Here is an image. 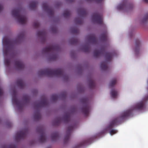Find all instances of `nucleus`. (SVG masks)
Segmentation results:
<instances>
[{"label":"nucleus","mask_w":148,"mask_h":148,"mask_svg":"<svg viewBox=\"0 0 148 148\" xmlns=\"http://www.w3.org/2000/svg\"><path fill=\"white\" fill-rule=\"evenodd\" d=\"M144 103L142 101L138 103L130 109L124 111L121 114L120 116L114 118L111 122L107 128V130H110L109 132L111 135L116 133L117 132V130L112 129L114 126L121 123L124 120L132 115L133 110H143L144 109Z\"/></svg>","instance_id":"obj_1"},{"label":"nucleus","mask_w":148,"mask_h":148,"mask_svg":"<svg viewBox=\"0 0 148 148\" xmlns=\"http://www.w3.org/2000/svg\"><path fill=\"white\" fill-rule=\"evenodd\" d=\"M64 74L63 70L62 69H58L55 70L47 69L39 70L38 74L39 75H46L49 77H52L53 76H63Z\"/></svg>","instance_id":"obj_2"},{"label":"nucleus","mask_w":148,"mask_h":148,"mask_svg":"<svg viewBox=\"0 0 148 148\" xmlns=\"http://www.w3.org/2000/svg\"><path fill=\"white\" fill-rule=\"evenodd\" d=\"M3 42L4 45V49L3 51V54L4 56L8 55L9 52L12 50V47L16 43V40L12 41L11 39L7 38H4L3 40Z\"/></svg>","instance_id":"obj_3"},{"label":"nucleus","mask_w":148,"mask_h":148,"mask_svg":"<svg viewBox=\"0 0 148 148\" xmlns=\"http://www.w3.org/2000/svg\"><path fill=\"white\" fill-rule=\"evenodd\" d=\"M20 9L15 8L13 10L12 13L14 17L18 19V21L20 23L23 24L26 22L27 18L25 16L20 14Z\"/></svg>","instance_id":"obj_4"},{"label":"nucleus","mask_w":148,"mask_h":148,"mask_svg":"<svg viewBox=\"0 0 148 148\" xmlns=\"http://www.w3.org/2000/svg\"><path fill=\"white\" fill-rule=\"evenodd\" d=\"M81 101L84 104L81 109L82 112L85 116H87L88 115L90 109V107L88 104V99L86 98H84L81 99Z\"/></svg>","instance_id":"obj_5"},{"label":"nucleus","mask_w":148,"mask_h":148,"mask_svg":"<svg viewBox=\"0 0 148 148\" xmlns=\"http://www.w3.org/2000/svg\"><path fill=\"white\" fill-rule=\"evenodd\" d=\"M16 92L14 90L12 93V101L13 104H16L18 109L22 110L24 104L22 102L18 100L16 98Z\"/></svg>","instance_id":"obj_6"},{"label":"nucleus","mask_w":148,"mask_h":148,"mask_svg":"<svg viewBox=\"0 0 148 148\" xmlns=\"http://www.w3.org/2000/svg\"><path fill=\"white\" fill-rule=\"evenodd\" d=\"M92 18L93 22L100 25L103 24L102 16L99 13H94L92 15Z\"/></svg>","instance_id":"obj_7"},{"label":"nucleus","mask_w":148,"mask_h":148,"mask_svg":"<svg viewBox=\"0 0 148 148\" xmlns=\"http://www.w3.org/2000/svg\"><path fill=\"white\" fill-rule=\"evenodd\" d=\"M134 6L132 4L128 3L126 0H124L123 3L117 6V9L119 10H130L133 8Z\"/></svg>","instance_id":"obj_8"},{"label":"nucleus","mask_w":148,"mask_h":148,"mask_svg":"<svg viewBox=\"0 0 148 148\" xmlns=\"http://www.w3.org/2000/svg\"><path fill=\"white\" fill-rule=\"evenodd\" d=\"M75 126V125H71L67 127L66 134L64 138V143H67L69 141L71 133L74 128Z\"/></svg>","instance_id":"obj_9"},{"label":"nucleus","mask_w":148,"mask_h":148,"mask_svg":"<svg viewBox=\"0 0 148 148\" xmlns=\"http://www.w3.org/2000/svg\"><path fill=\"white\" fill-rule=\"evenodd\" d=\"M37 131L40 134V136L39 139V142L41 143L45 142L46 138H45V130L42 127H40L37 129Z\"/></svg>","instance_id":"obj_10"},{"label":"nucleus","mask_w":148,"mask_h":148,"mask_svg":"<svg viewBox=\"0 0 148 148\" xmlns=\"http://www.w3.org/2000/svg\"><path fill=\"white\" fill-rule=\"evenodd\" d=\"M27 130H23L17 132L15 137V139L17 140L21 139L24 138L26 136Z\"/></svg>","instance_id":"obj_11"},{"label":"nucleus","mask_w":148,"mask_h":148,"mask_svg":"<svg viewBox=\"0 0 148 148\" xmlns=\"http://www.w3.org/2000/svg\"><path fill=\"white\" fill-rule=\"evenodd\" d=\"M42 7L43 9L47 11L49 15L52 16L54 14V11L52 8L49 6L47 3H44L42 4Z\"/></svg>","instance_id":"obj_12"},{"label":"nucleus","mask_w":148,"mask_h":148,"mask_svg":"<svg viewBox=\"0 0 148 148\" xmlns=\"http://www.w3.org/2000/svg\"><path fill=\"white\" fill-rule=\"evenodd\" d=\"M58 46L56 45H50L46 47L43 49V51L44 53H48L53 52L57 50Z\"/></svg>","instance_id":"obj_13"},{"label":"nucleus","mask_w":148,"mask_h":148,"mask_svg":"<svg viewBox=\"0 0 148 148\" xmlns=\"http://www.w3.org/2000/svg\"><path fill=\"white\" fill-rule=\"evenodd\" d=\"M87 39L89 42L93 44H96L97 42V39L94 34H91L87 36Z\"/></svg>","instance_id":"obj_14"},{"label":"nucleus","mask_w":148,"mask_h":148,"mask_svg":"<svg viewBox=\"0 0 148 148\" xmlns=\"http://www.w3.org/2000/svg\"><path fill=\"white\" fill-rule=\"evenodd\" d=\"M48 104V101L46 98H45L44 99L41 100L39 103L37 104L35 106L37 108H40L42 107L46 106Z\"/></svg>","instance_id":"obj_15"},{"label":"nucleus","mask_w":148,"mask_h":148,"mask_svg":"<svg viewBox=\"0 0 148 148\" xmlns=\"http://www.w3.org/2000/svg\"><path fill=\"white\" fill-rule=\"evenodd\" d=\"M105 51V49L103 48H101L100 50L96 49L94 51V56L95 58H98L103 54Z\"/></svg>","instance_id":"obj_16"},{"label":"nucleus","mask_w":148,"mask_h":148,"mask_svg":"<svg viewBox=\"0 0 148 148\" xmlns=\"http://www.w3.org/2000/svg\"><path fill=\"white\" fill-rule=\"evenodd\" d=\"M15 65L16 67L19 69H22L25 67L23 63L19 60H17L15 61Z\"/></svg>","instance_id":"obj_17"},{"label":"nucleus","mask_w":148,"mask_h":148,"mask_svg":"<svg viewBox=\"0 0 148 148\" xmlns=\"http://www.w3.org/2000/svg\"><path fill=\"white\" fill-rule=\"evenodd\" d=\"M140 43L138 39L136 40L134 51L136 53L138 54L140 50Z\"/></svg>","instance_id":"obj_18"},{"label":"nucleus","mask_w":148,"mask_h":148,"mask_svg":"<svg viewBox=\"0 0 148 148\" xmlns=\"http://www.w3.org/2000/svg\"><path fill=\"white\" fill-rule=\"evenodd\" d=\"M77 12L79 14L83 16L87 14L86 10L83 8H79L77 9Z\"/></svg>","instance_id":"obj_19"},{"label":"nucleus","mask_w":148,"mask_h":148,"mask_svg":"<svg viewBox=\"0 0 148 148\" xmlns=\"http://www.w3.org/2000/svg\"><path fill=\"white\" fill-rule=\"evenodd\" d=\"M90 141L91 140L90 139L84 140L81 142L78 145L77 147L76 148H78L82 146L88 145Z\"/></svg>","instance_id":"obj_20"},{"label":"nucleus","mask_w":148,"mask_h":148,"mask_svg":"<svg viewBox=\"0 0 148 148\" xmlns=\"http://www.w3.org/2000/svg\"><path fill=\"white\" fill-rule=\"evenodd\" d=\"M107 32L102 33L100 36V39L103 41H106L107 40Z\"/></svg>","instance_id":"obj_21"},{"label":"nucleus","mask_w":148,"mask_h":148,"mask_svg":"<svg viewBox=\"0 0 148 148\" xmlns=\"http://www.w3.org/2000/svg\"><path fill=\"white\" fill-rule=\"evenodd\" d=\"M113 56V54L111 53H106L105 54V57L106 61H110L112 59Z\"/></svg>","instance_id":"obj_22"},{"label":"nucleus","mask_w":148,"mask_h":148,"mask_svg":"<svg viewBox=\"0 0 148 148\" xmlns=\"http://www.w3.org/2000/svg\"><path fill=\"white\" fill-rule=\"evenodd\" d=\"M17 86L21 88H23L25 86V84L21 79H18L16 82Z\"/></svg>","instance_id":"obj_23"},{"label":"nucleus","mask_w":148,"mask_h":148,"mask_svg":"<svg viewBox=\"0 0 148 148\" xmlns=\"http://www.w3.org/2000/svg\"><path fill=\"white\" fill-rule=\"evenodd\" d=\"M65 123L69 122L71 118L70 114L67 113L66 114L63 118Z\"/></svg>","instance_id":"obj_24"},{"label":"nucleus","mask_w":148,"mask_h":148,"mask_svg":"<svg viewBox=\"0 0 148 148\" xmlns=\"http://www.w3.org/2000/svg\"><path fill=\"white\" fill-rule=\"evenodd\" d=\"M59 137V134L58 132H55L51 134V138L53 141L56 140Z\"/></svg>","instance_id":"obj_25"},{"label":"nucleus","mask_w":148,"mask_h":148,"mask_svg":"<svg viewBox=\"0 0 148 148\" xmlns=\"http://www.w3.org/2000/svg\"><path fill=\"white\" fill-rule=\"evenodd\" d=\"M37 2L36 1H33L31 2L29 5V8L32 9H34L36 8L37 4Z\"/></svg>","instance_id":"obj_26"},{"label":"nucleus","mask_w":148,"mask_h":148,"mask_svg":"<svg viewBox=\"0 0 148 148\" xmlns=\"http://www.w3.org/2000/svg\"><path fill=\"white\" fill-rule=\"evenodd\" d=\"M89 86L90 88H93L95 86V84L94 81L91 78L88 80Z\"/></svg>","instance_id":"obj_27"},{"label":"nucleus","mask_w":148,"mask_h":148,"mask_svg":"<svg viewBox=\"0 0 148 148\" xmlns=\"http://www.w3.org/2000/svg\"><path fill=\"white\" fill-rule=\"evenodd\" d=\"M100 66L101 69L103 70H106L108 69V67L106 62L104 61L101 62Z\"/></svg>","instance_id":"obj_28"},{"label":"nucleus","mask_w":148,"mask_h":148,"mask_svg":"<svg viewBox=\"0 0 148 148\" xmlns=\"http://www.w3.org/2000/svg\"><path fill=\"white\" fill-rule=\"evenodd\" d=\"M34 118L35 120H39L41 118V115L39 111H37L34 113Z\"/></svg>","instance_id":"obj_29"},{"label":"nucleus","mask_w":148,"mask_h":148,"mask_svg":"<svg viewBox=\"0 0 148 148\" xmlns=\"http://www.w3.org/2000/svg\"><path fill=\"white\" fill-rule=\"evenodd\" d=\"M37 35L39 37L45 36L46 35V32L44 30L39 31L37 33Z\"/></svg>","instance_id":"obj_30"},{"label":"nucleus","mask_w":148,"mask_h":148,"mask_svg":"<svg viewBox=\"0 0 148 148\" xmlns=\"http://www.w3.org/2000/svg\"><path fill=\"white\" fill-rule=\"evenodd\" d=\"M110 95L112 97L115 98L118 95V92L116 90H112L111 92Z\"/></svg>","instance_id":"obj_31"},{"label":"nucleus","mask_w":148,"mask_h":148,"mask_svg":"<svg viewBox=\"0 0 148 148\" xmlns=\"http://www.w3.org/2000/svg\"><path fill=\"white\" fill-rule=\"evenodd\" d=\"M78 42V40L77 39L72 38L70 40V43L72 45L77 44Z\"/></svg>","instance_id":"obj_32"},{"label":"nucleus","mask_w":148,"mask_h":148,"mask_svg":"<svg viewBox=\"0 0 148 148\" xmlns=\"http://www.w3.org/2000/svg\"><path fill=\"white\" fill-rule=\"evenodd\" d=\"M82 49L83 51L85 52H88L89 51L90 47L88 45L86 44L83 47Z\"/></svg>","instance_id":"obj_33"},{"label":"nucleus","mask_w":148,"mask_h":148,"mask_svg":"<svg viewBox=\"0 0 148 148\" xmlns=\"http://www.w3.org/2000/svg\"><path fill=\"white\" fill-rule=\"evenodd\" d=\"M75 23L77 24L80 25L82 23L83 21L82 19L79 17L76 18L75 20Z\"/></svg>","instance_id":"obj_34"},{"label":"nucleus","mask_w":148,"mask_h":148,"mask_svg":"<svg viewBox=\"0 0 148 148\" xmlns=\"http://www.w3.org/2000/svg\"><path fill=\"white\" fill-rule=\"evenodd\" d=\"M23 99L24 102L25 103H27L29 102L30 98L27 95H24L23 97Z\"/></svg>","instance_id":"obj_35"},{"label":"nucleus","mask_w":148,"mask_h":148,"mask_svg":"<svg viewBox=\"0 0 148 148\" xmlns=\"http://www.w3.org/2000/svg\"><path fill=\"white\" fill-rule=\"evenodd\" d=\"M70 14V12L68 10H65L63 13V15L64 17H67L69 16Z\"/></svg>","instance_id":"obj_36"},{"label":"nucleus","mask_w":148,"mask_h":148,"mask_svg":"<svg viewBox=\"0 0 148 148\" xmlns=\"http://www.w3.org/2000/svg\"><path fill=\"white\" fill-rule=\"evenodd\" d=\"M116 79L114 78L112 79L110 82V87H113L116 84Z\"/></svg>","instance_id":"obj_37"},{"label":"nucleus","mask_w":148,"mask_h":148,"mask_svg":"<svg viewBox=\"0 0 148 148\" xmlns=\"http://www.w3.org/2000/svg\"><path fill=\"white\" fill-rule=\"evenodd\" d=\"M61 121V119L60 118H58L55 121V124L56 125H59Z\"/></svg>","instance_id":"obj_38"},{"label":"nucleus","mask_w":148,"mask_h":148,"mask_svg":"<svg viewBox=\"0 0 148 148\" xmlns=\"http://www.w3.org/2000/svg\"><path fill=\"white\" fill-rule=\"evenodd\" d=\"M58 98V95L55 94L53 95L51 97V99L53 101H56Z\"/></svg>","instance_id":"obj_39"},{"label":"nucleus","mask_w":148,"mask_h":148,"mask_svg":"<svg viewBox=\"0 0 148 148\" xmlns=\"http://www.w3.org/2000/svg\"><path fill=\"white\" fill-rule=\"evenodd\" d=\"M4 63L5 65L7 67L10 66V62L9 60L8 59H6L5 58L4 60Z\"/></svg>","instance_id":"obj_40"},{"label":"nucleus","mask_w":148,"mask_h":148,"mask_svg":"<svg viewBox=\"0 0 148 148\" xmlns=\"http://www.w3.org/2000/svg\"><path fill=\"white\" fill-rule=\"evenodd\" d=\"M148 20V13H147L145 16L144 17L143 21L145 23Z\"/></svg>","instance_id":"obj_41"},{"label":"nucleus","mask_w":148,"mask_h":148,"mask_svg":"<svg viewBox=\"0 0 148 148\" xmlns=\"http://www.w3.org/2000/svg\"><path fill=\"white\" fill-rule=\"evenodd\" d=\"M16 147L14 145L11 144L9 145L8 147L7 146H4V148H16Z\"/></svg>","instance_id":"obj_42"},{"label":"nucleus","mask_w":148,"mask_h":148,"mask_svg":"<svg viewBox=\"0 0 148 148\" xmlns=\"http://www.w3.org/2000/svg\"><path fill=\"white\" fill-rule=\"evenodd\" d=\"M79 30L77 28L73 29L72 30V32L73 34H77L79 33Z\"/></svg>","instance_id":"obj_43"},{"label":"nucleus","mask_w":148,"mask_h":148,"mask_svg":"<svg viewBox=\"0 0 148 148\" xmlns=\"http://www.w3.org/2000/svg\"><path fill=\"white\" fill-rule=\"evenodd\" d=\"M57 58V55L55 54H53L51 56L50 58L51 59V60H55Z\"/></svg>","instance_id":"obj_44"},{"label":"nucleus","mask_w":148,"mask_h":148,"mask_svg":"<svg viewBox=\"0 0 148 148\" xmlns=\"http://www.w3.org/2000/svg\"><path fill=\"white\" fill-rule=\"evenodd\" d=\"M33 26L35 28H37L39 26V23L37 22H35L34 23Z\"/></svg>","instance_id":"obj_45"},{"label":"nucleus","mask_w":148,"mask_h":148,"mask_svg":"<svg viewBox=\"0 0 148 148\" xmlns=\"http://www.w3.org/2000/svg\"><path fill=\"white\" fill-rule=\"evenodd\" d=\"M24 36V34L23 33H21L20 35H19L18 36V38L19 39L22 38Z\"/></svg>","instance_id":"obj_46"},{"label":"nucleus","mask_w":148,"mask_h":148,"mask_svg":"<svg viewBox=\"0 0 148 148\" xmlns=\"http://www.w3.org/2000/svg\"><path fill=\"white\" fill-rule=\"evenodd\" d=\"M3 94V91L1 88L0 87V96H1Z\"/></svg>","instance_id":"obj_47"},{"label":"nucleus","mask_w":148,"mask_h":148,"mask_svg":"<svg viewBox=\"0 0 148 148\" xmlns=\"http://www.w3.org/2000/svg\"><path fill=\"white\" fill-rule=\"evenodd\" d=\"M3 8V7L2 5L0 4V12L2 10Z\"/></svg>","instance_id":"obj_48"},{"label":"nucleus","mask_w":148,"mask_h":148,"mask_svg":"<svg viewBox=\"0 0 148 148\" xmlns=\"http://www.w3.org/2000/svg\"><path fill=\"white\" fill-rule=\"evenodd\" d=\"M146 3H148V0H143Z\"/></svg>","instance_id":"obj_49"},{"label":"nucleus","mask_w":148,"mask_h":148,"mask_svg":"<svg viewBox=\"0 0 148 148\" xmlns=\"http://www.w3.org/2000/svg\"><path fill=\"white\" fill-rule=\"evenodd\" d=\"M103 0H96L97 1L98 3L101 2Z\"/></svg>","instance_id":"obj_50"},{"label":"nucleus","mask_w":148,"mask_h":148,"mask_svg":"<svg viewBox=\"0 0 148 148\" xmlns=\"http://www.w3.org/2000/svg\"><path fill=\"white\" fill-rule=\"evenodd\" d=\"M63 95H64V97H66V94L65 93V94H64Z\"/></svg>","instance_id":"obj_51"},{"label":"nucleus","mask_w":148,"mask_h":148,"mask_svg":"<svg viewBox=\"0 0 148 148\" xmlns=\"http://www.w3.org/2000/svg\"><path fill=\"white\" fill-rule=\"evenodd\" d=\"M10 126H11V123H10Z\"/></svg>","instance_id":"obj_52"},{"label":"nucleus","mask_w":148,"mask_h":148,"mask_svg":"<svg viewBox=\"0 0 148 148\" xmlns=\"http://www.w3.org/2000/svg\"><path fill=\"white\" fill-rule=\"evenodd\" d=\"M87 1H92V0H87Z\"/></svg>","instance_id":"obj_53"}]
</instances>
